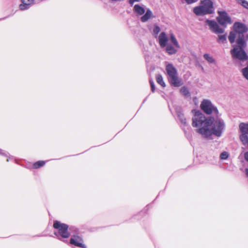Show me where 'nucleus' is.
<instances>
[{
    "instance_id": "obj_1",
    "label": "nucleus",
    "mask_w": 248,
    "mask_h": 248,
    "mask_svg": "<svg viewBox=\"0 0 248 248\" xmlns=\"http://www.w3.org/2000/svg\"><path fill=\"white\" fill-rule=\"evenodd\" d=\"M248 27L241 22H235L232 26V31H230L228 39L232 45L233 48L231 50V54L233 59L240 61L248 59L245 49L247 46L248 41Z\"/></svg>"
},
{
    "instance_id": "obj_2",
    "label": "nucleus",
    "mask_w": 248,
    "mask_h": 248,
    "mask_svg": "<svg viewBox=\"0 0 248 248\" xmlns=\"http://www.w3.org/2000/svg\"><path fill=\"white\" fill-rule=\"evenodd\" d=\"M195 113L192 118V125L193 127H196L195 131L200 134L203 138L209 133L208 127L210 126V117L206 118L203 114L200 111L193 110Z\"/></svg>"
},
{
    "instance_id": "obj_3",
    "label": "nucleus",
    "mask_w": 248,
    "mask_h": 248,
    "mask_svg": "<svg viewBox=\"0 0 248 248\" xmlns=\"http://www.w3.org/2000/svg\"><path fill=\"white\" fill-rule=\"evenodd\" d=\"M210 126L208 127L209 133L205 136V139H210L212 135L219 137L225 128L224 121L220 118V116H216L215 117L210 116Z\"/></svg>"
},
{
    "instance_id": "obj_4",
    "label": "nucleus",
    "mask_w": 248,
    "mask_h": 248,
    "mask_svg": "<svg viewBox=\"0 0 248 248\" xmlns=\"http://www.w3.org/2000/svg\"><path fill=\"white\" fill-rule=\"evenodd\" d=\"M201 4L193 9V12L197 16L210 15L215 12L213 2L211 0H203Z\"/></svg>"
},
{
    "instance_id": "obj_5",
    "label": "nucleus",
    "mask_w": 248,
    "mask_h": 248,
    "mask_svg": "<svg viewBox=\"0 0 248 248\" xmlns=\"http://www.w3.org/2000/svg\"><path fill=\"white\" fill-rule=\"evenodd\" d=\"M166 71L169 81L171 85L178 87L182 85V80L178 76L177 69L172 64L169 63L166 65Z\"/></svg>"
},
{
    "instance_id": "obj_6",
    "label": "nucleus",
    "mask_w": 248,
    "mask_h": 248,
    "mask_svg": "<svg viewBox=\"0 0 248 248\" xmlns=\"http://www.w3.org/2000/svg\"><path fill=\"white\" fill-rule=\"evenodd\" d=\"M200 107L202 110L207 115L213 114L216 116H221V115L217 107L209 99H203L201 103Z\"/></svg>"
},
{
    "instance_id": "obj_7",
    "label": "nucleus",
    "mask_w": 248,
    "mask_h": 248,
    "mask_svg": "<svg viewBox=\"0 0 248 248\" xmlns=\"http://www.w3.org/2000/svg\"><path fill=\"white\" fill-rule=\"evenodd\" d=\"M53 227L57 230V232H55L54 234L59 240H62V238H67L70 236V233L68 232V226L67 224L55 221Z\"/></svg>"
},
{
    "instance_id": "obj_8",
    "label": "nucleus",
    "mask_w": 248,
    "mask_h": 248,
    "mask_svg": "<svg viewBox=\"0 0 248 248\" xmlns=\"http://www.w3.org/2000/svg\"><path fill=\"white\" fill-rule=\"evenodd\" d=\"M217 14L218 16L217 17V21L221 26L226 28L228 25L232 23V21L231 17L226 11H218Z\"/></svg>"
},
{
    "instance_id": "obj_9",
    "label": "nucleus",
    "mask_w": 248,
    "mask_h": 248,
    "mask_svg": "<svg viewBox=\"0 0 248 248\" xmlns=\"http://www.w3.org/2000/svg\"><path fill=\"white\" fill-rule=\"evenodd\" d=\"M205 24L209 26V30L213 33L217 34H220L225 32V28H224L222 26L220 27L218 23L215 20L206 19Z\"/></svg>"
},
{
    "instance_id": "obj_10",
    "label": "nucleus",
    "mask_w": 248,
    "mask_h": 248,
    "mask_svg": "<svg viewBox=\"0 0 248 248\" xmlns=\"http://www.w3.org/2000/svg\"><path fill=\"white\" fill-rule=\"evenodd\" d=\"M239 128L241 133L240 135L241 141H246L248 138V123H241Z\"/></svg>"
},
{
    "instance_id": "obj_11",
    "label": "nucleus",
    "mask_w": 248,
    "mask_h": 248,
    "mask_svg": "<svg viewBox=\"0 0 248 248\" xmlns=\"http://www.w3.org/2000/svg\"><path fill=\"white\" fill-rule=\"evenodd\" d=\"M83 242L82 238L78 235H74L70 239L71 244L82 248H86V246L83 244Z\"/></svg>"
},
{
    "instance_id": "obj_12",
    "label": "nucleus",
    "mask_w": 248,
    "mask_h": 248,
    "mask_svg": "<svg viewBox=\"0 0 248 248\" xmlns=\"http://www.w3.org/2000/svg\"><path fill=\"white\" fill-rule=\"evenodd\" d=\"M169 41L168 38L165 32H161L158 36V42L161 47H164Z\"/></svg>"
},
{
    "instance_id": "obj_13",
    "label": "nucleus",
    "mask_w": 248,
    "mask_h": 248,
    "mask_svg": "<svg viewBox=\"0 0 248 248\" xmlns=\"http://www.w3.org/2000/svg\"><path fill=\"white\" fill-rule=\"evenodd\" d=\"M34 0H21L22 4L19 5L20 9L25 10L29 9L30 5L33 3Z\"/></svg>"
},
{
    "instance_id": "obj_14",
    "label": "nucleus",
    "mask_w": 248,
    "mask_h": 248,
    "mask_svg": "<svg viewBox=\"0 0 248 248\" xmlns=\"http://www.w3.org/2000/svg\"><path fill=\"white\" fill-rule=\"evenodd\" d=\"M145 11V14L140 17V20L142 22H146L153 16L152 12L150 9H147Z\"/></svg>"
},
{
    "instance_id": "obj_15",
    "label": "nucleus",
    "mask_w": 248,
    "mask_h": 248,
    "mask_svg": "<svg viewBox=\"0 0 248 248\" xmlns=\"http://www.w3.org/2000/svg\"><path fill=\"white\" fill-rule=\"evenodd\" d=\"M165 47L166 52L169 55L175 54L177 52V49L176 48V47L174 46H173L171 44H168Z\"/></svg>"
},
{
    "instance_id": "obj_16",
    "label": "nucleus",
    "mask_w": 248,
    "mask_h": 248,
    "mask_svg": "<svg viewBox=\"0 0 248 248\" xmlns=\"http://www.w3.org/2000/svg\"><path fill=\"white\" fill-rule=\"evenodd\" d=\"M134 12L138 15H142L145 12V10L143 7L141 6L139 4H136L133 8Z\"/></svg>"
},
{
    "instance_id": "obj_17",
    "label": "nucleus",
    "mask_w": 248,
    "mask_h": 248,
    "mask_svg": "<svg viewBox=\"0 0 248 248\" xmlns=\"http://www.w3.org/2000/svg\"><path fill=\"white\" fill-rule=\"evenodd\" d=\"M177 117H178L180 122L184 125L186 124V120L184 114L180 110H177L176 111Z\"/></svg>"
},
{
    "instance_id": "obj_18",
    "label": "nucleus",
    "mask_w": 248,
    "mask_h": 248,
    "mask_svg": "<svg viewBox=\"0 0 248 248\" xmlns=\"http://www.w3.org/2000/svg\"><path fill=\"white\" fill-rule=\"evenodd\" d=\"M203 58L204 59L210 64L216 63V60L210 54L206 53L203 55Z\"/></svg>"
},
{
    "instance_id": "obj_19",
    "label": "nucleus",
    "mask_w": 248,
    "mask_h": 248,
    "mask_svg": "<svg viewBox=\"0 0 248 248\" xmlns=\"http://www.w3.org/2000/svg\"><path fill=\"white\" fill-rule=\"evenodd\" d=\"M170 40L173 46H174L177 48H180V46L175 38V35L173 33H171L170 34Z\"/></svg>"
},
{
    "instance_id": "obj_20",
    "label": "nucleus",
    "mask_w": 248,
    "mask_h": 248,
    "mask_svg": "<svg viewBox=\"0 0 248 248\" xmlns=\"http://www.w3.org/2000/svg\"><path fill=\"white\" fill-rule=\"evenodd\" d=\"M218 43H225L227 42V34L219 35L217 40Z\"/></svg>"
},
{
    "instance_id": "obj_21",
    "label": "nucleus",
    "mask_w": 248,
    "mask_h": 248,
    "mask_svg": "<svg viewBox=\"0 0 248 248\" xmlns=\"http://www.w3.org/2000/svg\"><path fill=\"white\" fill-rule=\"evenodd\" d=\"M180 92H181V93L183 95H184L185 96L189 97L190 95V93H189L188 89L185 86H184L181 88V89L180 90Z\"/></svg>"
},
{
    "instance_id": "obj_22",
    "label": "nucleus",
    "mask_w": 248,
    "mask_h": 248,
    "mask_svg": "<svg viewBox=\"0 0 248 248\" xmlns=\"http://www.w3.org/2000/svg\"><path fill=\"white\" fill-rule=\"evenodd\" d=\"M156 82L159 84H160V85H161L163 87H165L166 85H165V82L163 81V77H162V76L161 75H158L156 76Z\"/></svg>"
},
{
    "instance_id": "obj_23",
    "label": "nucleus",
    "mask_w": 248,
    "mask_h": 248,
    "mask_svg": "<svg viewBox=\"0 0 248 248\" xmlns=\"http://www.w3.org/2000/svg\"><path fill=\"white\" fill-rule=\"evenodd\" d=\"M46 163L45 161H38L35 163H34L33 166L35 169L39 168L43 166Z\"/></svg>"
},
{
    "instance_id": "obj_24",
    "label": "nucleus",
    "mask_w": 248,
    "mask_h": 248,
    "mask_svg": "<svg viewBox=\"0 0 248 248\" xmlns=\"http://www.w3.org/2000/svg\"><path fill=\"white\" fill-rule=\"evenodd\" d=\"M237 3L241 4L244 7L248 9V2L245 0H235Z\"/></svg>"
},
{
    "instance_id": "obj_25",
    "label": "nucleus",
    "mask_w": 248,
    "mask_h": 248,
    "mask_svg": "<svg viewBox=\"0 0 248 248\" xmlns=\"http://www.w3.org/2000/svg\"><path fill=\"white\" fill-rule=\"evenodd\" d=\"M160 31V28L157 25H155L154 28L153 29V34L155 37H156Z\"/></svg>"
},
{
    "instance_id": "obj_26",
    "label": "nucleus",
    "mask_w": 248,
    "mask_h": 248,
    "mask_svg": "<svg viewBox=\"0 0 248 248\" xmlns=\"http://www.w3.org/2000/svg\"><path fill=\"white\" fill-rule=\"evenodd\" d=\"M229 156V154L226 152H223L222 153H221L220 155V157L221 159H226Z\"/></svg>"
},
{
    "instance_id": "obj_27",
    "label": "nucleus",
    "mask_w": 248,
    "mask_h": 248,
    "mask_svg": "<svg viewBox=\"0 0 248 248\" xmlns=\"http://www.w3.org/2000/svg\"><path fill=\"white\" fill-rule=\"evenodd\" d=\"M150 83L151 85V90L152 92H154L155 91V85L154 84V81L152 80H150Z\"/></svg>"
},
{
    "instance_id": "obj_28",
    "label": "nucleus",
    "mask_w": 248,
    "mask_h": 248,
    "mask_svg": "<svg viewBox=\"0 0 248 248\" xmlns=\"http://www.w3.org/2000/svg\"><path fill=\"white\" fill-rule=\"evenodd\" d=\"M187 4H191L192 3L197 2L198 0H185Z\"/></svg>"
},
{
    "instance_id": "obj_29",
    "label": "nucleus",
    "mask_w": 248,
    "mask_h": 248,
    "mask_svg": "<svg viewBox=\"0 0 248 248\" xmlns=\"http://www.w3.org/2000/svg\"><path fill=\"white\" fill-rule=\"evenodd\" d=\"M141 0H129V4L132 6L135 2H140Z\"/></svg>"
},
{
    "instance_id": "obj_30",
    "label": "nucleus",
    "mask_w": 248,
    "mask_h": 248,
    "mask_svg": "<svg viewBox=\"0 0 248 248\" xmlns=\"http://www.w3.org/2000/svg\"><path fill=\"white\" fill-rule=\"evenodd\" d=\"M0 154L7 156L8 153L6 152H4L2 150L0 149Z\"/></svg>"
},
{
    "instance_id": "obj_31",
    "label": "nucleus",
    "mask_w": 248,
    "mask_h": 248,
    "mask_svg": "<svg viewBox=\"0 0 248 248\" xmlns=\"http://www.w3.org/2000/svg\"><path fill=\"white\" fill-rule=\"evenodd\" d=\"M244 157L245 160L248 162V152H247L245 153Z\"/></svg>"
},
{
    "instance_id": "obj_32",
    "label": "nucleus",
    "mask_w": 248,
    "mask_h": 248,
    "mask_svg": "<svg viewBox=\"0 0 248 248\" xmlns=\"http://www.w3.org/2000/svg\"><path fill=\"white\" fill-rule=\"evenodd\" d=\"M245 173L246 176L248 177V169H245Z\"/></svg>"
}]
</instances>
